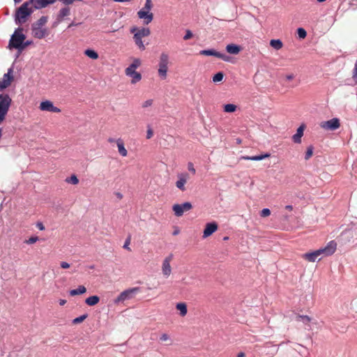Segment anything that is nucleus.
I'll list each match as a JSON object with an SVG mask.
<instances>
[{
	"label": "nucleus",
	"mask_w": 357,
	"mask_h": 357,
	"mask_svg": "<svg viewBox=\"0 0 357 357\" xmlns=\"http://www.w3.org/2000/svg\"><path fill=\"white\" fill-rule=\"evenodd\" d=\"M169 339V337L167 334L166 333H163L162 334V335L160 336V340L161 341H167V340Z\"/></svg>",
	"instance_id": "49"
},
{
	"label": "nucleus",
	"mask_w": 357,
	"mask_h": 357,
	"mask_svg": "<svg viewBox=\"0 0 357 357\" xmlns=\"http://www.w3.org/2000/svg\"><path fill=\"white\" fill-rule=\"evenodd\" d=\"M139 291V287H134L122 291L114 301V304H119L132 298L133 295Z\"/></svg>",
	"instance_id": "6"
},
{
	"label": "nucleus",
	"mask_w": 357,
	"mask_h": 357,
	"mask_svg": "<svg viewBox=\"0 0 357 357\" xmlns=\"http://www.w3.org/2000/svg\"><path fill=\"white\" fill-rule=\"evenodd\" d=\"M270 157V153H266L264 154L254 155V156H243L242 159L246 160L259 161Z\"/></svg>",
	"instance_id": "21"
},
{
	"label": "nucleus",
	"mask_w": 357,
	"mask_h": 357,
	"mask_svg": "<svg viewBox=\"0 0 357 357\" xmlns=\"http://www.w3.org/2000/svg\"><path fill=\"white\" fill-rule=\"evenodd\" d=\"M59 303L60 305H64L66 303V300L60 299Z\"/></svg>",
	"instance_id": "54"
},
{
	"label": "nucleus",
	"mask_w": 357,
	"mask_h": 357,
	"mask_svg": "<svg viewBox=\"0 0 357 357\" xmlns=\"http://www.w3.org/2000/svg\"><path fill=\"white\" fill-rule=\"evenodd\" d=\"M313 151H314V147L312 145H310L307 148V151L305 154V160H308L312 157V155L313 154Z\"/></svg>",
	"instance_id": "34"
},
{
	"label": "nucleus",
	"mask_w": 357,
	"mask_h": 357,
	"mask_svg": "<svg viewBox=\"0 0 357 357\" xmlns=\"http://www.w3.org/2000/svg\"><path fill=\"white\" fill-rule=\"evenodd\" d=\"M199 54L201 55H204V56H215L217 58L222 59L224 61L231 62V56H229L224 53L218 52L214 49L203 50L200 51Z\"/></svg>",
	"instance_id": "7"
},
{
	"label": "nucleus",
	"mask_w": 357,
	"mask_h": 357,
	"mask_svg": "<svg viewBox=\"0 0 357 357\" xmlns=\"http://www.w3.org/2000/svg\"><path fill=\"white\" fill-rule=\"evenodd\" d=\"M130 32L132 33H136L142 38L148 36L151 33L150 29L146 27H143L140 29H138L137 27L135 26L130 29Z\"/></svg>",
	"instance_id": "17"
},
{
	"label": "nucleus",
	"mask_w": 357,
	"mask_h": 357,
	"mask_svg": "<svg viewBox=\"0 0 357 357\" xmlns=\"http://www.w3.org/2000/svg\"><path fill=\"white\" fill-rule=\"evenodd\" d=\"M294 78V74H289V75H286V79H287V80H291V79H293Z\"/></svg>",
	"instance_id": "52"
},
{
	"label": "nucleus",
	"mask_w": 357,
	"mask_h": 357,
	"mask_svg": "<svg viewBox=\"0 0 357 357\" xmlns=\"http://www.w3.org/2000/svg\"><path fill=\"white\" fill-rule=\"evenodd\" d=\"M152 104H153V100L149 99V100H146V101L142 104V107H148L151 106V105H152Z\"/></svg>",
	"instance_id": "45"
},
{
	"label": "nucleus",
	"mask_w": 357,
	"mask_h": 357,
	"mask_svg": "<svg viewBox=\"0 0 357 357\" xmlns=\"http://www.w3.org/2000/svg\"><path fill=\"white\" fill-rule=\"evenodd\" d=\"M12 68H9L7 73L3 75V78L0 80V91H3L10 85L11 81L13 79Z\"/></svg>",
	"instance_id": "10"
},
{
	"label": "nucleus",
	"mask_w": 357,
	"mask_h": 357,
	"mask_svg": "<svg viewBox=\"0 0 357 357\" xmlns=\"http://www.w3.org/2000/svg\"><path fill=\"white\" fill-rule=\"evenodd\" d=\"M39 108L42 111L54 113H59L61 112V109L59 107H55L52 101L47 100L42 101L40 104Z\"/></svg>",
	"instance_id": "9"
},
{
	"label": "nucleus",
	"mask_w": 357,
	"mask_h": 357,
	"mask_svg": "<svg viewBox=\"0 0 357 357\" xmlns=\"http://www.w3.org/2000/svg\"><path fill=\"white\" fill-rule=\"evenodd\" d=\"M224 78V73L220 71L214 75L213 77V82L215 83L221 82Z\"/></svg>",
	"instance_id": "32"
},
{
	"label": "nucleus",
	"mask_w": 357,
	"mask_h": 357,
	"mask_svg": "<svg viewBox=\"0 0 357 357\" xmlns=\"http://www.w3.org/2000/svg\"><path fill=\"white\" fill-rule=\"evenodd\" d=\"M169 55L162 52L160 56L158 75L161 79H164L167 77V73L168 70Z\"/></svg>",
	"instance_id": "5"
},
{
	"label": "nucleus",
	"mask_w": 357,
	"mask_h": 357,
	"mask_svg": "<svg viewBox=\"0 0 357 357\" xmlns=\"http://www.w3.org/2000/svg\"><path fill=\"white\" fill-rule=\"evenodd\" d=\"M86 291V289L83 285H79L77 289H71L69 291V294L72 296L77 295L83 294Z\"/></svg>",
	"instance_id": "23"
},
{
	"label": "nucleus",
	"mask_w": 357,
	"mask_h": 357,
	"mask_svg": "<svg viewBox=\"0 0 357 357\" xmlns=\"http://www.w3.org/2000/svg\"><path fill=\"white\" fill-rule=\"evenodd\" d=\"M47 22V16H42L35 23L31 25L33 36L38 39H42L47 34V29L43 26Z\"/></svg>",
	"instance_id": "4"
},
{
	"label": "nucleus",
	"mask_w": 357,
	"mask_h": 357,
	"mask_svg": "<svg viewBox=\"0 0 357 357\" xmlns=\"http://www.w3.org/2000/svg\"><path fill=\"white\" fill-rule=\"evenodd\" d=\"M228 239H229V237H228V236H225V237H224V238H223V240H224V241H227V240H228Z\"/></svg>",
	"instance_id": "61"
},
{
	"label": "nucleus",
	"mask_w": 357,
	"mask_h": 357,
	"mask_svg": "<svg viewBox=\"0 0 357 357\" xmlns=\"http://www.w3.org/2000/svg\"><path fill=\"white\" fill-rule=\"evenodd\" d=\"M28 1L36 10L42 9L47 6V0H29Z\"/></svg>",
	"instance_id": "19"
},
{
	"label": "nucleus",
	"mask_w": 357,
	"mask_h": 357,
	"mask_svg": "<svg viewBox=\"0 0 357 357\" xmlns=\"http://www.w3.org/2000/svg\"><path fill=\"white\" fill-rule=\"evenodd\" d=\"M30 3L27 1L23 3L15 11V22L16 24H24L27 18L33 13V10L29 8Z\"/></svg>",
	"instance_id": "3"
},
{
	"label": "nucleus",
	"mask_w": 357,
	"mask_h": 357,
	"mask_svg": "<svg viewBox=\"0 0 357 357\" xmlns=\"http://www.w3.org/2000/svg\"><path fill=\"white\" fill-rule=\"evenodd\" d=\"M79 24H80V23H76L75 22H72L68 26V28H70L72 26H78Z\"/></svg>",
	"instance_id": "53"
},
{
	"label": "nucleus",
	"mask_w": 357,
	"mask_h": 357,
	"mask_svg": "<svg viewBox=\"0 0 357 357\" xmlns=\"http://www.w3.org/2000/svg\"><path fill=\"white\" fill-rule=\"evenodd\" d=\"M245 354L243 352H240L238 354L237 357H244Z\"/></svg>",
	"instance_id": "56"
},
{
	"label": "nucleus",
	"mask_w": 357,
	"mask_h": 357,
	"mask_svg": "<svg viewBox=\"0 0 357 357\" xmlns=\"http://www.w3.org/2000/svg\"><path fill=\"white\" fill-rule=\"evenodd\" d=\"M36 227L41 231L44 230L45 229V227L43 225V224L40 222H37L36 224Z\"/></svg>",
	"instance_id": "51"
},
{
	"label": "nucleus",
	"mask_w": 357,
	"mask_h": 357,
	"mask_svg": "<svg viewBox=\"0 0 357 357\" xmlns=\"http://www.w3.org/2000/svg\"><path fill=\"white\" fill-rule=\"evenodd\" d=\"M226 51L231 54H238L241 50V47L238 45L231 43L226 46Z\"/></svg>",
	"instance_id": "20"
},
{
	"label": "nucleus",
	"mask_w": 357,
	"mask_h": 357,
	"mask_svg": "<svg viewBox=\"0 0 357 357\" xmlns=\"http://www.w3.org/2000/svg\"><path fill=\"white\" fill-rule=\"evenodd\" d=\"M99 301H100L99 296L95 295V296H91L88 297L85 300V303L86 305H88L89 306H94L96 304H98Z\"/></svg>",
	"instance_id": "24"
},
{
	"label": "nucleus",
	"mask_w": 357,
	"mask_h": 357,
	"mask_svg": "<svg viewBox=\"0 0 357 357\" xmlns=\"http://www.w3.org/2000/svg\"><path fill=\"white\" fill-rule=\"evenodd\" d=\"M236 105L234 104L229 103L223 106V111L226 113H233L236 110Z\"/></svg>",
	"instance_id": "28"
},
{
	"label": "nucleus",
	"mask_w": 357,
	"mask_h": 357,
	"mask_svg": "<svg viewBox=\"0 0 357 357\" xmlns=\"http://www.w3.org/2000/svg\"><path fill=\"white\" fill-rule=\"evenodd\" d=\"M188 169L189 172H192V174H195V169L194 168L193 164L192 162H188Z\"/></svg>",
	"instance_id": "47"
},
{
	"label": "nucleus",
	"mask_w": 357,
	"mask_h": 357,
	"mask_svg": "<svg viewBox=\"0 0 357 357\" xmlns=\"http://www.w3.org/2000/svg\"><path fill=\"white\" fill-rule=\"evenodd\" d=\"M32 40H23V50L29 45H30L31 44H32Z\"/></svg>",
	"instance_id": "48"
},
{
	"label": "nucleus",
	"mask_w": 357,
	"mask_h": 357,
	"mask_svg": "<svg viewBox=\"0 0 357 357\" xmlns=\"http://www.w3.org/2000/svg\"><path fill=\"white\" fill-rule=\"evenodd\" d=\"M147 127H148V129H147V132H146V138L151 139L153 135V132L149 125Z\"/></svg>",
	"instance_id": "43"
},
{
	"label": "nucleus",
	"mask_w": 357,
	"mask_h": 357,
	"mask_svg": "<svg viewBox=\"0 0 357 357\" xmlns=\"http://www.w3.org/2000/svg\"><path fill=\"white\" fill-rule=\"evenodd\" d=\"M296 320L302 321L304 324H308L311 321V318L307 315H297Z\"/></svg>",
	"instance_id": "31"
},
{
	"label": "nucleus",
	"mask_w": 357,
	"mask_h": 357,
	"mask_svg": "<svg viewBox=\"0 0 357 357\" xmlns=\"http://www.w3.org/2000/svg\"><path fill=\"white\" fill-rule=\"evenodd\" d=\"M70 13V10L69 7L66 6L61 8L56 17V22H55L54 24H57L63 21L64 17L68 16Z\"/></svg>",
	"instance_id": "16"
},
{
	"label": "nucleus",
	"mask_w": 357,
	"mask_h": 357,
	"mask_svg": "<svg viewBox=\"0 0 357 357\" xmlns=\"http://www.w3.org/2000/svg\"><path fill=\"white\" fill-rule=\"evenodd\" d=\"M178 233H179V230H178V229H176V230L174 231V232H173V235H174V236H176V235H177Z\"/></svg>",
	"instance_id": "58"
},
{
	"label": "nucleus",
	"mask_w": 357,
	"mask_h": 357,
	"mask_svg": "<svg viewBox=\"0 0 357 357\" xmlns=\"http://www.w3.org/2000/svg\"><path fill=\"white\" fill-rule=\"evenodd\" d=\"M270 45L276 50H280L283 43L280 39H272L270 41Z\"/></svg>",
	"instance_id": "26"
},
{
	"label": "nucleus",
	"mask_w": 357,
	"mask_h": 357,
	"mask_svg": "<svg viewBox=\"0 0 357 357\" xmlns=\"http://www.w3.org/2000/svg\"><path fill=\"white\" fill-rule=\"evenodd\" d=\"M142 38L139 36V35L134 33L133 39H134V41H135L136 45L138 47V48L140 50H144L145 45H144Z\"/></svg>",
	"instance_id": "25"
},
{
	"label": "nucleus",
	"mask_w": 357,
	"mask_h": 357,
	"mask_svg": "<svg viewBox=\"0 0 357 357\" xmlns=\"http://www.w3.org/2000/svg\"><path fill=\"white\" fill-rule=\"evenodd\" d=\"M271 214V211L268 208H263L260 212V215L261 217H267Z\"/></svg>",
	"instance_id": "40"
},
{
	"label": "nucleus",
	"mask_w": 357,
	"mask_h": 357,
	"mask_svg": "<svg viewBox=\"0 0 357 357\" xmlns=\"http://www.w3.org/2000/svg\"><path fill=\"white\" fill-rule=\"evenodd\" d=\"M116 144L118 146V151H119V154L123 157L126 156L128 154V151L124 146V144H123L122 139H118L116 140Z\"/></svg>",
	"instance_id": "22"
},
{
	"label": "nucleus",
	"mask_w": 357,
	"mask_h": 357,
	"mask_svg": "<svg viewBox=\"0 0 357 357\" xmlns=\"http://www.w3.org/2000/svg\"><path fill=\"white\" fill-rule=\"evenodd\" d=\"M285 208L289 210V211H291L293 209V206L291 205H287L285 206Z\"/></svg>",
	"instance_id": "55"
},
{
	"label": "nucleus",
	"mask_w": 357,
	"mask_h": 357,
	"mask_svg": "<svg viewBox=\"0 0 357 357\" xmlns=\"http://www.w3.org/2000/svg\"><path fill=\"white\" fill-rule=\"evenodd\" d=\"M178 181L176 182V186L181 190L184 191L185 184L187 182L188 174H180L178 175Z\"/></svg>",
	"instance_id": "15"
},
{
	"label": "nucleus",
	"mask_w": 357,
	"mask_h": 357,
	"mask_svg": "<svg viewBox=\"0 0 357 357\" xmlns=\"http://www.w3.org/2000/svg\"><path fill=\"white\" fill-rule=\"evenodd\" d=\"M141 64V61L139 59H135L132 63L130 65L132 68H137Z\"/></svg>",
	"instance_id": "38"
},
{
	"label": "nucleus",
	"mask_w": 357,
	"mask_h": 357,
	"mask_svg": "<svg viewBox=\"0 0 357 357\" xmlns=\"http://www.w3.org/2000/svg\"><path fill=\"white\" fill-rule=\"evenodd\" d=\"M117 196L119 198H122V195L121 193H117Z\"/></svg>",
	"instance_id": "60"
},
{
	"label": "nucleus",
	"mask_w": 357,
	"mask_h": 357,
	"mask_svg": "<svg viewBox=\"0 0 357 357\" xmlns=\"http://www.w3.org/2000/svg\"><path fill=\"white\" fill-rule=\"evenodd\" d=\"M60 266L62 268H68L70 267V264L66 261L61 262Z\"/></svg>",
	"instance_id": "50"
},
{
	"label": "nucleus",
	"mask_w": 357,
	"mask_h": 357,
	"mask_svg": "<svg viewBox=\"0 0 357 357\" xmlns=\"http://www.w3.org/2000/svg\"><path fill=\"white\" fill-rule=\"evenodd\" d=\"M84 54L92 59H97L98 58V54L92 49H86L84 51Z\"/></svg>",
	"instance_id": "29"
},
{
	"label": "nucleus",
	"mask_w": 357,
	"mask_h": 357,
	"mask_svg": "<svg viewBox=\"0 0 357 357\" xmlns=\"http://www.w3.org/2000/svg\"><path fill=\"white\" fill-rule=\"evenodd\" d=\"M66 181L69 183H72L73 185H76L79 183V179L77 178V176L75 174H73L71 176L68 177L66 179Z\"/></svg>",
	"instance_id": "35"
},
{
	"label": "nucleus",
	"mask_w": 357,
	"mask_h": 357,
	"mask_svg": "<svg viewBox=\"0 0 357 357\" xmlns=\"http://www.w3.org/2000/svg\"><path fill=\"white\" fill-rule=\"evenodd\" d=\"M304 128H305V126L301 125V126H299L297 128L296 134H294L292 136V139L294 143L299 144L301 142V137L303 135Z\"/></svg>",
	"instance_id": "18"
},
{
	"label": "nucleus",
	"mask_w": 357,
	"mask_h": 357,
	"mask_svg": "<svg viewBox=\"0 0 357 357\" xmlns=\"http://www.w3.org/2000/svg\"><path fill=\"white\" fill-rule=\"evenodd\" d=\"M173 259V255L170 254L169 256L165 257V259L163 260L162 266V271L163 275L168 278L171 273H172V268L170 266V262Z\"/></svg>",
	"instance_id": "12"
},
{
	"label": "nucleus",
	"mask_w": 357,
	"mask_h": 357,
	"mask_svg": "<svg viewBox=\"0 0 357 357\" xmlns=\"http://www.w3.org/2000/svg\"><path fill=\"white\" fill-rule=\"evenodd\" d=\"M15 4L20 3L22 0H13Z\"/></svg>",
	"instance_id": "59"
},
{
	"label": "nucleus",
	"mask_w": 357,
	"mask_h": 357,
	"mask_svg": "<svg viewBox=\"0 0 357 357\" xmlns=\"http://www.w3.org/2000/svg\"><path fill=\"white\" fill-rule=\"evenodd\" d=\"M130 237L129 236L125 241L124 243V245H123V248L125 249H127L128 250H130V248H129V244H130Z\"/></svg>",
	"instance_id": "46"
},
{
	"label": "nucleus",
	"mask_w": 357,
	"mask_h": 357,
	"mask_svg": "<svg viewBox=\"0 0 357 357\" xmlns=\"http://www.w3.org/2000/svg\"><path fill=\"white\" fill-rule=\"evenodd\" d=\"M218 228V224L215 222H211L206 223L203 231V238H207L212 235Z\"/></svg>",
	"instance_id": "13"
},
{
	"label": "nucleus",
	"mask_w": 357,
	"mask_h": 357,
	"mask_svg": "<svg viewBox=\"0 0 357 357\" xmlns=\"http://www.w3.org/2000/svg\"><path fill=\"white\" fill-rule=\"evenodd\" d=\"M88 317V314H84L78 317H76L75 318L73 321H72V323L73 324H80L82 323L83 321H84L86 318Z\"/></svg>",
	"instance_id": "33"
},
{
	"label": "nucleus",
	"mask_w": 357,
	"mask_h": 357,
	"mask_svg": "<svg viewBox=\"0 0 357 357\" xmlns=\"http://www.w3.org/2000/svg\"><path fill=\"white\" fill-rule=\"evenodd\" d=\"M38 241V236H31L28 240L25 241L26 244H33Z\"/></svg>",
	"instance_id": "41"
},
{
	"label": "nucleus",
	"mask_w": 357,
	"mask_h": 357,
	"mask_svg": "<svg viewBox=\"0 0 357 357\" xmlns=\"http://www.w3.org/2000/svg\"><path fill=\"white\" fill-rule=\"evenodd\" d=\"M297 34L299 38H305L307 36V31L302 27L297 29Z\"/></svg>",
	"instance_id": "36"
},
{
	"label": "nucleus",
	"mask_w": 357,
	"mask_h": 357,
	"mask_svg": "<svg viewBox=\"0 0 357 357\" xmlns=\"http://www.w3.org/2000/svg\"><path fill=\"white\" fill-rule=\"evenodd\" d=\"M192 208V205L189 202H185L183 204H176L172 206V210L174 212V214L177 217H181L183 215L185 211H188Z\"/></svg>",
	"instance_id": "8"
},
{
	"label": "nucleus",
	"mask_w": 357,
	"mask_h": 357,
	"mask_svg": "<svg viewBox=\"0 0 357 357\" xmlns=\"http://www.w3.org/2000/svg\"><path fill=\"white\" fill-rule=\"evenodd\" d=\"M139 19L144 20V24H149L153 19V15L149 10L141 9L137 12Z\"/></svg>",
	"instance_id": "14"
},
{
	"label": "nucleus",
	"mask_w": 357,
	"mask_h": 357,
	"mask_svg": "<svg viewBox=\"0 0 357 357\" xmlns=\"http://www.w3.org/2000/svg\"><path fill=\"white\" fill-rule=\"evenodd\" d=\"M176 309L179 310L180 314L183 317L188 312L187 305L184 303H178L176 304Z\"/></svg>",
	"instance_id": "27"
},
{
	"label": "nucleus",
	"mask_w": 357,
	"mask_h": 357,
	"mask_svg": "<svg viewBox=\"0 0 357 357\" xmlns=\"http://www.w3.org/2000/svg\"><path fill=\"white\" fill-rule=\"evenodd\" d=\"M128 77H132V81H131V82H132V84H135V83H136V82H137L140 81V80H141V79H142V75H141V74H140L139 73L137 72V71H135V73H132V74L129 75H128Z\"/></svg>",
	"instance_id": "30"
},
{
	"label": "nucleus",
	"mask_w": 357,
	"mask_h": 357,
	"mask_svg": "<svg viewBox=\"0 0 357 357\" xmlns=\"http://www.w3.org/2000/svg\"><path fill=\"white\" fill-rule=\"evenodd\" d=\"M152 7L153 4L151 0H146L144 6L142 9L150 11Z\"/></svg>",
	"instance_id": "37"
},
{
	"label": "nucleus",
	"mask_w": 357,
	"mask_h": 357,
	"mask_svg": "<svg viewBox=\"0 0 357 357\" xmlns=\"http://www.w3.org/2000/svg\"><path fill=\"white\" fill-rule=\"evenodd\" d=\"M352 78L356 84H357V59L353 70Z\"/></svg>",
	"instance_id": "39"
},
{
	"label": "nucleus",
	"mask_w": 357,
	"mask_h": 357,
	"mask_svg": "<svg viewBox=\"0 0 357 357\" xmlns=\"http://www.w3.org/2000/svg\"><path fill=\"white\" fill-rule=\"evenodd\" d=\"M192 37V33L190 30L188 29L185 31V34L183 36V40H187Z\"/></svg>",
	"instance_id": "42"
},
{
	"label": "nucleus",
	"mask_w": 357,
	"mask_h": 357,
	"mask_svg": "<svg viewBox=\"0 0 357 357\" xmlns=\"http://www.w3.org/2000/svg\"><path fill=\"white\" fill-rule=\"evenodd\" d=\"M23 29L21 27L17 28L14 33L12 34L9 43L8 48L9 49H15L17 50L18 53L16 57H18L20 54L23 51V40L26 39L25 34L23 33Z\"/></svg>",
	"instance_id": "2"
},
{
	"label": "nucleus",
	"mask_w": 357,
	"mask_h": 357,
	"mask_svg": "<svg viewBox=\"0 0 357 357\" xmlns=\"http://www.w3.org/2000/svg\"><path fill=\"white\" fill-rule=\"evenodd\" d=\"M340 121L337 118L331 119L321 123V128L328 130H335L340 127Z\"/></svg>",
	"instance_id": "11"
},
{
	"label": "nucleus",
	"mask_w": 357,
	"mask_h": 357,
	"mask_svg": "<svg viewBox=\"0 0 357 357\" xmlns=\"http://www.w3.org/2000/svg\"><path fill=\"white\" fill-rule=\"evenodd\" d=\"M136 70L135 68H132L131 66H128L126 69V75L128 76L129 75H131L132 74V73H135Z\"/></svg>",
	"instance_id": "44"
},
{
	"label": "nucleus",
	"mask_w": 357,
	"mask_h": 357,
	"mask_svg": "<svg viewBox=\"0 0 357 357\" xmlns=\"http://www.w3.org/2000/svg\"><path fill=\"white\" fill-rule=\"evenodd\" d=\"M237 142L240 143V142H241V140H240V139H238V140H237Z\"/></svg>",
	"instance_id": "62"
},
{
	"label": "nucleus",
	"mask_w": 357,
	"mask_h": 357,
	"mask_svg": "<svg viewBox=\"0 0 357 357\" xmlns=\"http://www.w3.org/2000/svg\"><path fill=\"white\" fill-rule=\"evenodd\" d=\"M108 142H109V143H113V142H115V139H113V138H109V139H108Z\"/></svg>",
	"instance_id": "57"
},
{
	"label": "nucleus",
	"mask_w": 357,
	"mask_h": 357,
	"mask_svg": "<svg viewBox=\"0 0 357 357\" xmlns=\"http://www.w3.org/2000/svg\"><path fill=\"white\" fill-rule=\"evenodd\" d=\"M337 248V243L335 241H331L327 243L324 248H319L311 252L305 253L303 255V257L310 262H314L317 259L320 260L321 257L320 256L324 255V256H330L333 255Z\"/></svg>",
	"instance_id": "1"
}]
</instances>
